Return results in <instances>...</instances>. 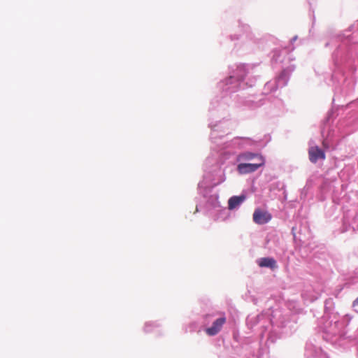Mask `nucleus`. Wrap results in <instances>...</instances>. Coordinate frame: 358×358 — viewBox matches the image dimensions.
Returning a JSON list of instances; mask_svg holds the SVG:
<instances>
[{
  "label": "nucleus",
  "mask_w": 358,
  "mask_h": 358,
  "mask_svg": "<svg viewBox=\"0 0 358 358\" xmlns=\"http://www.w3.org/2000/svg\"><path fill=\"white\" fill-rule=\"evenodd\" d=\"M353 307L355 311L358 313V297L354 301Z\"/></svg>",
  "instance_id": "nucleus-18"
},
{
  "label": "nucleus",
  "mask_w": 358,
  "mask_h": 358,
  "mask_svg": "<svg viewBox=\"0 0 358 358\" xmlns=\"http://www.w3.org/2000/svg\"><path fill=\"white\" fill-rule=\"evenodd\" d=\"M341 77L343 78V80H345L344 76L342 74Z\"/></svg>",
  "instance_id": "nucleus-23"
},
{
  "label": "nucleus",
  "mask_w": 358,
  "mask_h": 358,
  "mask_svg": "<svg viewBox=\"0 0 358 358\" xmlns=\"http://www.w3.org/2000/svg\"><path fill=\"white\" fill-rule=\"evenodd\" d=\"M210 160H211V159H210V158L209 157V158H208V159H207L206 162L208 163V162H209Z\"/></svg>",
  "instance_id": "nucleus-22"
},
{
  "label": "nucleus",
  "mask_w": 358,
  "mask_h": 358,
  "mask_svg": "<svg viewBox=\"0 0 358 358\" xmlns=\"http://www.w3.org/2000/svg\"><path fill=\"white\" fill-rule=\"evenodd\" d=\"M245 200L246 195L245 194L233 196L228 200V208L231 210L238 209Z\"/></svg>",
  "instance_id": "nucleus-16"
},
{
  "label": "nucleus",
  "mask_w": 358,
  "mask_h": 358,
  "mask_svg": "<svg viewBox=\"0 0 358 358\" xmlns=\"http://www.w3.org/2000/svg\"><path fill=\"white\" fill-rule=\"evenodd\" d=\"M304 355L306 358H329L320 347L311 341L306 343Z\"/></svg>",
  "instance_id": "nucleus-11"
},
{
  "label": "nucleus",
  "mask_w": 358,
  "mask_h": 358,
  "mask_svg": "<svg viewBox=\"0 0 358 358\" xmlns=\"http://www.w3.org/2000/svg\"><path fill=\"white\" fill-rule=\"evenodd\" d=\"M271 215L268 211H264L257 208L253 213V220L257 224H265L271 221Z\"/></svg>",
  "instance_id": "nucleus-13"
},
{
  "label": "nucleus",
  "mask_w": 358,
  "mask_h": 358,
  "mask_svg": "<svg viewBox=\"0 0 358 358\" xmlns=\"http://www.w3.org/2000/svg\"><path fill=\"white\" fill-rule=\"evenodd\" d=\"M331 303L325 301V312L322 318V337L328 342H334V338L340 336L345 325L340 315L327 308V305Z\"/></svg>",
  "instance_id": "nucleus-7"
},
{
  "label": "nucleus",
  "mask_w": 358,
  "mask_h": 358,
  "mask_svg": "<svg viewBox=\"0 0 358 358\" xmlns=\"http://www.w3.org/2000/svg\"><path fill=\"white\" fill-rule=\"evenodd\" d=\"M272 54V66L274 69L282 68L281 73L273 80L268 81L264 85L263 94L258 97L252 96L244 101V103L252 109L266 105L268 115L275 116L283 111L284 103L278 97L272 95L267 96V95L287 85L290 76L295 69V65L290 64L286 66V64L290 62L291 57L286 53L285 50H275Z\"/></svg>",
  "instance_id": "nucleus-2"
},
{
  "label": "nucleus",
  "mask_w": 358,
  "mask_h": 358,
  "mask_svg": "<svg viewBox=\"0 0 358 358\" xmlns=\"http://www.w3.org/2000/svg\"><path fill=\"white\" fill-rule=\"evenodd\" d=\"M296 39H297V36H294V37L291 39V43L294 42Z\"/></svg>",
  "instance_id": "nucleus-20"
},
{
  "label": "nucleus",
  "mask_w": 358,
  "mask_h": 358,
  "mask_svg": "<svg viewBox=\"0 0 358 358\" xmlns=\"http://www.w3.org/2000/svg\"><path fill=\"white\" fill-rule=\"evenodd\" d=\"M240 105V103L236 101L235 103H234V106H238Z\"/></svg>",
  "instance_id": "nucleus-21"
},
{
  "label": "nucleus",
  "mask_w": 358,
  "mask_h": 358,
  "mask_svg": "<svg viewBox=\"0 0 358 358\" xmlns=\"http://www.w3.org/2000/svg\"><path fill=\"white\" fill-rule=\"evenodd\" d=\"M309 159L312 163H317L319 160H324L325 159V153L324 150L318 146L311 147L308 151Z\"/></svg>",
  "instance_id": "nucleus-14"
},
{
  "label": "nucleus",
  "mask_w": 358,
  "mask_h": 358,
  "mask_svg": "<svg viewBox=\"0 0 358 358\" xmlns=\"http://www.w3.org/2000/svg\"><path fill=\"white\" fill-rule=\"evenodd\" d=\"M291 322L290 313L281 309L268 310L256 316L249 315L246 319L250 329L257 327L260 331L261 337L263 338L266 335L267 339L271 342L280 337L283 329L287 328Z\"/></svg>",
  "instance_id": "nucleus-5"
},
{
  "label": "nucleus",
  "mask_w": 358,
  "mask_h": 358,
  "mask_svg": "<svg viewBox=\"0 0 358 358\" xmlns=\"http://www.w3.org/2000/svg\"><path fill=\"white\" fill-rule=\"evenodd\" d=\"M203 331L208 336H215L221 332L227 323V314L221 310H211L201 317Z\"/></svg>",
  "instance_id": "nucleus-8"
},
{
  "label": "nucleus",
  "mask_w": 358,
  "mask_h": 358,
  "mask_svg": "<svg viewBox=\"0 0 358 358\" xmlns=\"http://www.w3.org/2000/svg\"><path fill=\"white\" fill-rule=\"evenodd\" d=\"M225 180L224 170L218 164L205 171L203 180L198 184V192L201 198L196 205V212L211 215L214 211L220 210L218 193L213 188L224 182Z\"/></svg>",
  "instance_id": "nucleus-3"
},
{
  "label": "nucleus",
  "mask_w": 358,
  "mask_h": 358,
  "mask_svg": "<svg viewBox=\"0 0 358 358\" xmlns=\"http://www.w3.org/2000/svg\"><path fill=\"white\" fill-rule=\"evenodd\" d=\"M357 26H358V21H357Z\"/></svg>",
  "instance_id": "nucleus-24"
},
{
  "label": "nucleus",
  "mask_w": 358,
  "mask_h": 358,
  "mask_svg": "<svg viewBox=\"0 0 358 358\" xmlns=\"http://www.w3.org/2000/svg\"><path fill=\"white\" fill-rule=\"evenodd\" d=\"M238 31L240 32L239 34H230L229 37L231 41L238 40L241 38H245V39H248L252 43H255L257 42V39L255 35L252 33L250 30V27L248 24H243L239 22L238 25Z\"/></svg>",
  "instance_id": "nucleus-9"
},
{
  "label": "nucleus",
  "mask_w": 358,
  "mask_h": 358,
  "mask_svg": "<svg viewBox=\"0 0 358 358\" xmlns=\"http://www.w3.org/2000/svg\"><path fill=\"white\" fill-rule=\"evenodd\" d=\"M324 47H336L331 55L335 66L332 80L340 83L338 76L343 66L355 70V65L358 62V43L352 42L350 35L343 34L329 36Z\"/></svg>",
  "instance_id": "nucleus-4"
},
{
  "label": "nucleus",
  "mask_w": 358,
  "mask_h": 358,
  "mask_svg": "<svg viewBox=\"0 0 358 358\" xmlns=\"http://www.w3.org/2000/svg\"><path fill=\"white\" fill-rule=\"evenodd\" d=\"M236 162H248L250 161H255L256 164H261L265 165L266 159L265 157L260 152H252L250 151H244L238 155L236 157Z\"/></svg>",
  "instance_id": "nucleus-10"
},
{
  "label": "nucleus",
  "mask_w": 358,
  "mask_h": 358,
  "mask_svg": "<svg viewBox=\"0 0 358 358\" xmlns=\"http://www.w3.org/2000/svg\"><path fill=\"white\" fill-rule=\"evenodd\" d=\"M236 170L240 175H246L257 171L259 168L263 167L264 165L256 163H248L243 162H238Z\"/></svg>",
  "instance_id": "nucleus-12"
},
{
  "label": "nucleus",
  "mask_w": 358,
  "mask_h": 358,
  "mask_svg": "<svg viewBox=\"0 0 358 358\" xmlns=\"http://www.w3.org/2000/svg\"><path fill=\"white\" fill-rule=\"evenodd\" d=\"M218 125L216 138L212 139L211 134L210 135V138L212 143L214 145L212 149L217 150V152H220V155H229V152L225 150L231 147L238 149H248L258 146L259 141L250 138L236 137L229 142L225 141L224 135L229 131L231 127V122H230L228 130L222 127L224 124L218 122Z\"/></svg>",
  "instance_id": "nucleus-6"
},
{
  "label": "nucleus",
  "mask_w": 358,
  "mask_h": 358,
  "mask_svg": "<svg viewBox=\"0 0 358 358\" xmlns=\"http://www.w3.org/2000/svg\"><path fill=\"white\" fill-rule=\"evenodd\" d=\"M252 70L253 67L248 64L236 65L230 69L229 76L218 83L221 94L211 101L208 110V127L211 129L212 139L216 138L218 122L224 124L222 127L226 130L229 129V108L234 100L238 99L235 93L254 85L255 80L249 78Z\"/></svg>",
  "instance_id": "nucleus-1"
},
{
  "label": "nucleus",
  "mask_w": 358,
  "mask_h": 358,
  "mask_svg": "<svg viewBox=\"0 0 358 358\" xmlns=\"http://www.w3.org/2000/svg\"><path fill=\"white\" fill-rule=\"evenodd\" d=\"M257 265L261 268H268L275 270L278 268L276 260L273 257H261L257 259Z\"/></svg>",
  "instance_id": "nucleus-15"
},
{
  "label": "nucleus",
  "mask_w": 358,
  "mask_h": 358,
  "mask_svg": "<svg viewBox=\"0 0 358 358\" xmlns=\"http://www.w3.org/2000/svg\"><path fill=\"white\" fill-rule=\"evenodd\" d=\"M333 114H334V112L332 110L328 112L327 117L326 119L327 122H329L330 120V119H331V116L333 115Z\"/></svg>",
  "instance_id": "nucleus-19"
},
{
  "label": "nucleus",
  "mask_w": 358,
  "mask_h": 358,
  "mask_svg": "<svg viewBox=\"0 0 358 358\" xmlns=\"http://www.w3.org/2000/svg\"><path fill=\"white\" fill-rule=\"evenodd\" d=\"M159 327V324L157 322H147L145 323L143 331L145 333H152Z\"/></svg>",
  "instance_id": "nucleus-17"
}]
</instances>
